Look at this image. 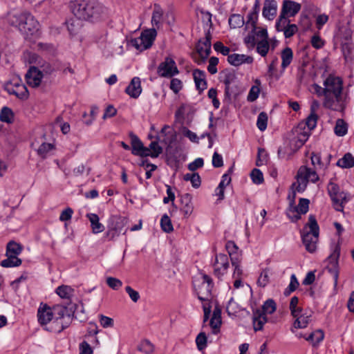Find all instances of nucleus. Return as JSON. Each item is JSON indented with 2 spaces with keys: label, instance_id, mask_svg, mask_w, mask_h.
<instances>
[{
  "label": "nucleus",
  "instance_id": "1",
  "mask_svg": "<svg viewBox=\"0 0 354 354\" xmlns=\"http://www.w3.org/2000/svg\"><path fill=\"white\" fill-rule=\"evenodd\" d=\"M324 87L313 85V92L324 96L323 106L330 110L343 112L346 108V97L343 94V81L339 77L330 75L324 81Z\"/></svg>",
  "mask_w": 354,
  "mask_h": 354
},
{
  "label": "nucleus",
  "instance_id": "2",
  "mask_svg": "<svg viewBox=\"0 0 354 354\" xmlns=\"http://www.w3.org/2000/svg\"><path fill=\"white\" fill-rule=\"evenodd\" d=\"M70 8L75 17L95 23L104 19L107 10L98 0H71Z\"/></svg>",
  "mask_w": 354,
  "mask_h": 354
},
{
  "label": "nucleus",
  "instance_id": "3",
  "mask_svg": "<svg viewBox=\"0 0 354 354\" xmlns=\"http://www.w3.org/2000/svg\"><path fill=\"white\" fill-rule=\"evenodd\" d=\"M10 24L26 36L33 35L39 30V23L29 12L15 13L10 16Z\"/></svg>",
  "mask_w": 354,
  "mask_h": 354
},
{
  "label": "nucleus",
  "instance_id": "4",
  "mask_svg": "<svg viewBox=\"0 0 354 354\" xmlns=\"http://www.w3.org/2000/svg\"><path fill=\"white\" fill-rule=\"evenodd\" d=\"M301 234L306 250L310 253L315 252L319 234V227L315 215H309L308 221L305 225Z\"/></svg>",
  "mask_w": 354,
  "mask_h": 354
},
{
  "label": "nucleus",
  "instance_id": "5",
  "mask_svg": "<svg viewBox=\"0 0 354 354\" xmlns=\"http://www.w3.org/2000/svg\"><path fill=\"white\" fill-rule=\"evenodd\" d=\"M276 308L275 301L269 299L264 302L261 309H256L253 311V327L255 331L262 330L263 325L268 322L266 314H272Z\"/></svg>",
  "mask_w": 354,
  "mask_h": 354
},
{
  "label": "nucleus",
  "instance_id": "6",
  "mask_svg": "<svg viewBox=\"0 0 354 354\" xmlns=\"http://www.w3.org/2000/svg\"><path fill=\"white\" fill-rule=\"evenodd\" d=\"M222 82L225 84V94L230 97L236 96L239 93V81L233 71L225 69L221 73Z\"/></svg>",
  "mask_w": 354,
  "mask_h": 354
},
{
  "label": "nucleus",
  "instance_id": "7",
  "mask_svg": "<svg viewBox=\"0 0 354 354\" xmlns=\"http://www.w3.org/2000/svg\"><path fill=\"white\" fill-rule=\"evenodd\" d=\"M157 35V31L155 28L144 30L140 37L131 39V44L137 50L142 51L149 48Z\"/></svg>",
  "mask_w": 354,
  "mask_h": 354
},
{
  "label": "nucleus",
  "instance_id": "8",
  "mask_svg": "<svg viewBox=\"0 0 354 354\" xmlns=\"http://www.w3.org/2000/svg\"><path fill=\"white\" fill-rule=\"evenodd\" d=\"M327 189L335 210L343 211V203L346 202L345 194L340 192L339 186L331 181L328 183Z\"/></svg>",
  "mask_w": 354,
  "mask_h": 354
},
{
  "label": "nucleus",
  "instance_id": "9",
  "mask_svg": "<svg viewBox=\"0 0 354 354\" xmlns=\"http://www.w3.org/2000/svg\"><path fill=\"white\" fill-rule=\"evenodd\" d=\"M6 90L9 94L14 95L20 100H26L29 95L27 87L22 83L21 79L14 77L6 86Z\"/></svg>",
  "mask_w": 354,
  "mask_h": 354
},
{
  "label": "nucleus",
  "instance_id": "10",
  "mask_svg": "<svg viewBox=\"0 0 354 354\" xmlns=\"http://www.w3.org/2000/svg\"><path fill=\"white\" fill-rule=\"evenodd\" d=\"M340 247L337 245L333 253L328 257V264L326 270L331 274L334 281V288H335L338 283L339 268L338 259L339 257Z\"/></svg>",
  "mask_w": 354,
  "mask_h": 354
},
{
  "label": "nucleus",
  "instance_id": "11",
  "mask_svg": "<svg viewBox=\"0 0 354 354\" xmlns=\"http://www.w3.org/2000/svg\"><path fill=\"white\" fill-rule=\"evenodd\" d=\"M159 76L162 77H172L179 73L176 62L171 57H165L161 62L157 70Z\"/></svg>",
  "mask_w": 354,
  "mask_h": 354
},
{
  "label": "nucleus",
  "instance_id": "12",
  "mask_svg": "<svg viewBox=\"0 0 354 354\" xmlns=\"http://www.w3.org/2000/svg\"><path fill=\"white\" fill-rule=\"evenodd\" d=\"M127 222V220L124 217L112 216L109 221L106 236H109L111 239L119 236Z\"/></svg>",
  "mask_w": 354,
  "mask_h": 354
},
{
  "label": "nucleus",
  "instance_id": "13",
  "mask_svg": "<svg viewBox=\"0 0 354 354\" xmlns=\"http://www.w3.org/2000/svg\"><path fill=\"white\" fill-rule=\"evenodd\" d=\"M228 256L225 254H218L216 255L215 261L213 263L214 274L218 279L221 278L229 268Z\"/></svg>",
  "mask_w": 354,
  "mask_h": 354
},
{
  "label": "nucleus",
  "instance_id": "14",
  "mask_svg": "<svg viewBox=\"0 0 354 354\" xmlns=\"http://www.w3.org/2000/svg\"><path fill=\"white\" fill-rule=\"evenodd\" d=\"M214 286L212 279L207 274L203 275V282L201 283L198 291L197 292V297L199 300L208 301L211 298V292Z\"/></svg>",
  "mask_w": 354,
  "mask_h": 354
},
{
  "label": "nucleus",
  "instance_id": "15",
  "mask_svg": "<svg viewBox=\"0 0 354 354\" xmlns=\"http://www.w3.org/2000/svg\"><path fill=\"white\" fill-rule=\"evenodd\" d=\"M53 311V319H61L71 322V317L73 314L72 307L68 308L61 304L54 305L51 308Z\"/></svg>",
  "mask_w": 354,
  "mask_h": 354
},
{
  "label": "nucleus",
  "instance_id": "16",
  "mask_svg": "<svg viewBox=\"0 0 354 354\" xmlns=\"http://www.w3.org/2000/svg\"><path fill=\"white\" fill-rule=\"evenodd\" d=\"M37 319L41 326H46L53 320V311L47 304H41L37 310Z\"/></svg>",
  "mask_w": 354,
  "mask_h": 354
},
{
  "label": "nucleus",
  "instance_id": "17",
  "mask_svg": "<svg viewBox=\"0 0 354 354\" xmlns=\"http://www.w3.org/2000/svg\"><path fill=\"white\" fill-rule=\"evenodd\" d=\"M211 39L212 35L209 30H208L205 33V39L200 40L196 46L197 52L203 59H207L211 53Z\"/></svg>",
  "mask_w": 354,
  "mask_h": 354
},
{
  "label": "nucleus",
  "instance_id": "18",
  "mask_svg": "<svg viewBox=\"0 0 354 354\" xmlns=\"http://www.w3.org/2000/svg\"><path fill=\"white\" fill-rule=\"evenodd\" d=\"M131 144V153L135 156L141 157H147L148 149L143 145V143L140 138L133 134L130 133Z\"/></svg>",
  "mask_w": 354,
  "mask_h": 354
},
{
  "label": "nucleus",
  "instance_id": "19",
  "mask_svg": "<svg viewBox=\"0 0 354 354\" xmlns=\"http://www.w3.org/2000/svg\"><path fill=\"white\" fill-rule=\"evenodd\" d=\"M27 84L32 87L39 86L43 77L42 73L36 67H30L26 74Z\"/></svg>",
  "mask_w": 354,
  "mask_h": 354
},
{
  "label": "nucleus",
  "instance_id": "20",
  "mask_svg": "<svg viewBox=\"0 0 354 354\" xmlns=\"http://www.w3.org/2000/svg\"><path fill=\"white\" fill-rule=\"evenodd\" d=\"M158 139L160 142L170 146L176 140V133L169 126L165 125L159 133Z\"/></svg>",
  "mask_w": 354,
  "mask_h": 354
},
{
  "label": "nucleus",
  "instance_id": "21",
  "mask_svg": "<svg viewBox=\"0 0 354 354\" xmlns=\"http://www.w3.org/2000/svg\"><path fill=\"white\" fill-rule=\"evenodd\" d=\"M297 177L303 178L307 183L308 181L315 183L319 179L317 172L314 169L306 166L300 167L297 171Z\"/></svg>",
  "mask_w": 354,
  "mask_h": 354
},
{
  "label": "nucleus",
  "instance_id": "22",
  "mask_svg": "<svg viewBox=\"0 0 354 354\" xmlns=\"http://www.w3.org/2000/svg\"><path fill=\"white\" fill-rule=\"evenodd\" d=\"M301 5L290 0H284L283 2L281 13L286 17H294L300 10Z\"/></svg>",
  "mask_w": 354,
  "mask_h": 354
},
{
  "label": "nucleus",
  "instance_id": "23",
  "mask_svg": "<svg viewBox=\"0 0 354 354\" xmlns=\"http://www.w3.org/2000/svg\"><path fill=\"white\" fill-rule=\"evenodd\" d=\"M277 3L275 0H265L262 15L268 19L272 20L277 15Z\"/></svg>",
  "mask_w": 354,
  "mask_h": 354
},
{
  "label": "nucleus",
  "instance_id": "24",
  "mask_svg": "<svg viewBox=\"0 0 354 354\" xmlns=\"http://www.w3.org/2000/svg\"><path fill=\"white\" fill-rule=\"evenodd\" d=\"M253 57L243 54L234 53L229 55L227 57L228 62L234 66H239L242 64H252L253 62Z\"/></svg>",
  "mask_w": 354,
  "mask_h": 354
},
{
  "label": "nucleus",
  "instance_id": "25",
  "mask_svg": "<svg viewBox=\"0 0 354 354\" xmlns=\"http://www.w3.org/2000/svg\"><path fill=\"white\" fill-rule=\"evenodd\" d=\"M126 93L133 98H138L142 92L140 79L134 77L125 89Z\"/></svg>",
  "mask_w": 354,
  "mask_h": 354
},
{
  "label": "nucleus",
  "instance_id": "26",
  "mask_svg": "<svg viewBox=\"0 0 354 354\" xmlns=\"http://www.w3.org/2000/svg\"><path fill=\"white\" fill-rule=\"evenodd\" d=\"M193 77L196 89L201 93L207 88V82L205 80V73L199 69H195L193 71Z\"/></svg>",
  "mask_w": 354,
  "mask_h": 354
},
{
  "label": "nucleus",
  "instance_id": "27",
  "mask_svg": "<svg viewBox=\"0 0 354 354\" xmlns=\"http://www.w3.org/2000/svg\"><path fill=\"white\" fill-rule=\"evenodd\" d=\"M163 15L164 10L161 6L158 3H155L153 5V10L152 12L151 24L156 29H158L161 26L163 19Z\"/></svg>",
  "mask_w": 354,
  "mask_h": 354
},
{
  "label": "nucleus",
  "instance_id": "28",
  "mask_svg": "<svg viewBox=\"0 0 354 354\" xmlns=\"http://www.w3.org/2000/svg\"><path fill=\"white\" fill-rule=\"evenodd\" d=\"M180 203V211L183 212L185 217H188L193 211L191 195L189 194H185L181 196Z\"/></svg>",
  "mask_w": 354,
  "mask_h": 354
},
{
  "label": "nucleus",
  "instance_id": "29",
  "mask_svg": "<svg viewBox=\"0 0 354 354\" xmlns=\"http://www.w3.org/2000/svg\"><path fill=\"white\" fill-rule=\"evenodd\" d=\"M293 317L296 318L294 322V327L297 328H304L310 321L311 314H308L307 313H302V310L301 309L298 310L297 316Z\"/></svg>",
  "mask_w": 354,
  "mask_h": 354
},
{
  "label": "nucleus",
  "instance_id": "30",
  "mask_svg": "<svg viewBox=\"0 0 354 354\" xmlns=\"http://www.w3.org/2000/svg\"><path fill=\"white\" fill-rule=\"evenodd\" d=\"M342 41L341 46L344 57L346 62H352L353 60L354 44L352 41Z\"/></svg>",
  "mask_w": 354,
  "mask_h": 354
},
{
  "label": "nucleus",
  "instance_id": "31",
  "mask_svg": "<svg viewBox=\"0 0 354 354\" xmlns=\"http://www.w3.org/2000/svg\"><path fill=\"white\" fill-rule=\"evenodd\" d=\"M86 217L91 223L92 232L94 234H97L104 231V227L101 223H100L99 216L96 214L88 213L86 214Z\"/></svg>",
  "mask_w": 354,
  "mask_h": 354
},
{
  "label": "nucleus",
  "instance_id": "32",
  "mask_svg": "<svg viewBox=\"0 0 354 354\" xmlns=\"http://www.w3.org/2000/svg\"><path fill=\"white\" fill-rule=\"evenodd\" d=\"M69 324L70 321L53 319L50 326L46 327L45 329L53 333H59L66 328L69 326Z\"/></svg>",
  "mask_w": 354,
  "mask_h": 354
},
{
  "label": "nucleus",
  "instance_id": "33",
  "mask_svg": "<svg viewBox=\"0 0 354 354\" xmlns=\"http://www.w3.org/2000/svg\"><path fill=\"white\" fill-rule=\"evenodd\" d=\"M295 192L292 193V197L290 200L289 207L288 209L287 216L291 220L292 222H297L301 219V213H299L296 209L295 205Z\"/></svg>",
  "mask_w": 354,
  "mask_h": 354
},
{
  "label": "nucleus",
  "instance_id": "34",
  "mask_svg": "<svg viewBox=\"0 0 354 354\" xmlns=\"http://www.w3.org/2000/svg\"><path fill=\"white\" fill-rule=\"evenodd\" d=\"M324 338V333L323 330L318 329L311 333L308 336L305 337V339L310 342L313 346H317Z\"/></svg>",
  "mask_w": 354,
  "mask_h": 354
},
{
  "label": "nucleus",
  "instance_id": "35",
  "mask_svg": "<svg viewBox=\"0 0 354 354\" xmlns=\"http://www.w3.org/2000/svg\"><path fill=\"white\" fill-rule=\"evenodd\" d=\"M147 149H148L147 157L156 158L162 153V148L158 145L157 141H152Z\"/></svg>",
  "mask_w": 354,
  "mask_h": 354
},
{
  "label": "nucleus",
  "instance_id": "36",
  "mask_svg": "<svg viewBox=\"0 0 354 354\" xmlns=\"http://www.w3.org/2000/svg\"><path fill=\"white\" fill-rule=\"evenodd\" d=\"M334 132L336 136L342 137L348 132V124L343 119H337L334 127Z\"/></svg>",
  "mask_w": 354,
  "mask_h": 354
},
{
  "label": "nucleus",
  "instance_id": "37",
  "mask_svg": "<svg viewBox=\"0 0 354 354\" xmlns=\"http://www.w3.org/2000/svg\"><path fill=\"white\" fill-rule=\"evenodd\" d=\"M292 57H293V53H292V50L289 47H286V48H284L282 52H281V59H282V62H281V67L283 69H285L286 67H288L292 60Z\"/></svg>",
  "mask_w": 354,
  "mask_h": 354
},
{
  "label": "nucleus",
  "instance_id": "38",
  "mask_svg": "<svg viewBox=\"0 0 354 354\" xmlns=\"http://www.w3.org/2000/svg\"><path fill=\"white\" fill-rule=\"evenodd\" d=\"M337 165L342 168H351L354 166V158L351 153H346L337 162Z\"/></svg>",
  "mask_w": 354,
  "mask_h": 354
},
{
  "label": "nucleus",
  "instance_id": "39",
  "mask_svg": "<svg viewBox=\"0 0 354 354\" xmlns=\"http://www.w3.org/2000/svg\"><path fill=\"white\" fill-rule=\"evenodd\" d=\"M7 258L1 262V266L4 268H12L19 266L21 264V260L17 257L11 254H6Z\"/></svg>",
  "mask_w": 354,
  "mask_h": 354
},
{
  "label": "nucleus",
  "instance_id": "40",
  "mask_svg": "<svg viewBox=\"0 0 354 354\" xmlns=\"http://www.w3.org/2000/svg\"><path fill=\"white\" fill-rule=\"evenodd\" d=\"M255 83L257 85H254L250 88L249 93L247 97L248 101L250 102L255 101L259 95V86L261 84V82L259 80H256Z\"/></svg>",
  "mask_w": 354,
  "mask_h": 354
},
{
  "label": "nucleus",
  "instance_id": "41",
  "mask_svg": "<svg viewBox=\"0 0 354 354\" xmlns=\"http://www.w3.org/2000/svg\"><path fill=\"white\" fill-rule=\"evenodd\" d=\"M228 22L231 28H240L244 24V19L241 15L234 14L230 17Z\"/></svg>",
  "mask_w": 354,
  "mask_h": 354
},
{
  "label": "nucleus",
  "instance_id": "42",
  "mask_svg": "<svg viewBox=\"0 0 354 354\" xmlns=\"http://www.w3.org/2000/svg\"><path fill=\"white\" fill-rule=\"evenodd\" d=\"M22 251L21 246L15 241H10L7 245L6 254L17 257Z\"/></svg>",
  "mask_w": 354,
  "mask_h": 354
},
{
  "label": "nucleus",
  "instance_id": "43",
  "mask_svg": "<svg viewBox=\"0 0 354 354\" xmlns=\"http://www.w3.org/2000/svg\"><path fill=\"white\" fill-rule=\"evenodd\" d=\"M13 118V112L11 109L4 106L0 112V120L6 123H11Z\"/></svg>",
  "mask_w": 354,
  "mask_h": 354
},
{
  "label": "nucleus",
  "instance_id": "44",
  "mask_svg": "<svg viewBox=\"0 0 354 354\" xmlns=\"http://www.w3.org/2000/svg\"><path fill=\"white\" fill-rule=\"evenodd\" d=\"M257 51L262 57H266L270 48L268 40L261 39L257 43Z\"/></svg>",
  "mask_w": 354,
  "mask_h": 354
},
{
  "label": "nucleus",
  "instance_id": "45",
  "mask_svg": "<svg viewBox=\"0 0 354 354\" xmlns=\"http://www.w3.org/2000/svg\"><path fill=\"white\" fill-rule=\"evenodd\" d=\"M54 149V145L50 143H42L37 149V154L42 158H45L50 151Z\"/></svg>",
  "mask_w": 354,
  "mask_h": 354
},
{
  "label": "nucleus",
  "instance_id": "46",
  "mask_svg": "<svg viewBox=\"0 0 354 354\" xmlns=\"http://www.w3.org/2000/svg\"><path fill=\"white\" fill-rule=\"evenodd\" d=\"M138 349L145 354H151L154 351V346L149 340L144 339L140 342Z\"/></svg>",
  "mask_w": 354,
  "mask_h": 354
},
{
  "label": "nucleus",
  "instance_id": "47",
  "mask_svg": "<svg viewBox=\"0 0 354 354\" xmlns=\"http://www.w3.org/2000/svg\"><path fill=\"white\" fill-rule=\"evenodd\" d=\"M160 225L162 230L167 233H169L174 230L171 219L167 214H164L162 216L160 219Z\"/></svg>",
  "mask_w": 354,
  "mask_h": 354
},
{
  "label": "nucleus",
  "instance_id": "48",
  "mask_svg": "<svg viewBox=\"0 0 354 354\" xmlns=\"http://www.w3.org/2000/svg\"><path fill=\"white\" fill-rule=\"evenodd\" d=\"M73 290L68 286H60L56 289V293L63 299H68Z\"/></svg>",
  "mask_w": 354,
  "mask_h": 354
},
{
  "label": "nucleus",
  "instance_id": "49",
  "mask_svg": "<svg viewBox=\"0 0 354 354\" xmlns=\"http://www.w3.org/2000/svg\"><path fill=\"white\" fill-rule=\"evenodd\" d=\"M267 124H268L267 113L265 112H261L257 117V126L258 129L261 131H265L267 128Z\"/></svg>",
  "mask_w": 354,
  "mask_h": 354
},
{
  "label": "nucleus",
  "instance_id": "50",
  "mask_svg": "<svg viewBox=\"0 0 354 354\" xmlns=\"http://www.w3.org/2000/svg\"><path fill=\"white\" fill-rule=\"evenodd\" d=\"M299 283L295 274L290 276V281L288 286L284 290V295H288L294 292L299 286Z\"/></svg>",
  "mask_w": 354,
  "mask_h": 354
},
{
  "label": "nucleus",
  "instance_id": "51",
  "mask_svg": "<svg viewBox=\"0 0 354 354\" xmlns=\"http://www.w3.org/2000/svg\"><path fill=\"white\" fill-rule=\"evenodd\" d=\"M289 24L290 20L288 19V17L280 13L279 19L276 21L277 30L279 32L283 31Z\"/></svg>",
  "mask_w": 354,
  "mask_h": 354
},
{
  "label": "nucleus",
  "instance_id": "52",
  "mask_svg": "<svg viewBox=\"0 0 354 354\" xmlns=\"http://www.w3.org/2000/svg\"><path fill=\"white\" fill-rule=\"evenodd\" d=\"M66 28L70 35H75L80 28V23L75 19H70L66 21Z\"/></svg>",
  "mask_w": 354,
  "mask_h": 354
},
{
  "label": "nucleus",
  "instance_id": "53",
  "mask_svg": "<svg viewBox=\"0 0 354 354\" xmlns=\"http://www.w3.org/2000/svg\"><path fill=\"white\" fill-rule=\"evenodd\" d=\"M250 176L252 182L256 185H260L263 182V173L259 169H253L251 171Z\"/></svg>",
  "mask_w": 354,
  "mask_h": 354
},
{
  "label": "nucleus",
  "instance_id": "54",
  "mask_svg": "<svg viewBox=\"0 0 354 354\" xmlns=\"http://www.w3.org/2000/svg\"><path fill=\"white\" fill-rule=\"evenodd\" d=\"M311 163L314 167H317L318 169H324L323 159L319 153H311L310 156Z\"/></svg>",
  "mask_w": 354,
  "mask_h": 354
},
{
  "label": "nucleus",
  "instance_id": "55",
  "mask_svg": "<svg viewBox=\"0 0 354 354\" xmlns=\"http://www.w3.org/2000/svg\"><path fill=\"white\" fill-rule=\"evenodd\" d=\"M309 203L310 201L308 199L301 198L299 199L298 205H296V209L299 213L305 214L308 211Z\"/></svg>",
  "mask_w": 354,
  "mask_h": 354
},
{
  "label": "nucleus",
  "instance_id": "56",
  "mask_svg": "<svg viewBox=\"0 0 354 354\" xmlns=\"http://www.w3.org/2000/svg\"><path fill=\"white\" fill-rule=\"evenodd\" d=\"M351 35L352 32L351 29L348 28H342L339 30L337 37L339 38L340 42L347 40H348V41H352Z\"/></svg>",
  "mask_w": 354,
  "mask_h": 354
},
{
  "label": "nucleus",
  "instance_id": "57",
  "mask_svg": "<svg viewBox=\"0 0 354 354\" xmlns=\"http://www.w3.org/2000/svg\"><path fill=\"white\" fill-rule=\"evenodd\" d=\"M196 343L199 351H203L207 346V337L205 333H200L196 338Z\"/></svg>",
  "mask_w": 354,
  "mask_h": 354
},
{
  "label": "nucleus",
  "instance_id": "58",
  "mask_svg": "<svg viewBox=\"0 0 354 354\" xmlns=\"http://www.w3.org/2000/svg\"><path fill=\"white\" fill-rule=\"evenodd\" d=\"M106 283L113 290H118L122 286V282L120 279L112 277L106 278Z\"/></svg>",
  "mask_w": 354,
  "mask_h": 354
},
{
  "label": "nucleus",
  "instance_id": "59",
  "mask_svg": "<svg viewBox=\"0 0 354 354\" xmlns=\"http://www.w3.org/2000/svg\"><path fill=\"white\" fill-rule=\"evenodd\" d=\"M318 116L316 113H310L306 118V125L309 130L314 129L317 126Z\"/></svg>",
  "mask_w": 354,
  "mask_h": 354
},
{
  "label": "nucleus",
  "instance_id": "60",
  "mask_svg": "<svg viewBox=\"0 0 354 354\" xmlns=\"http://www.w3.org/2000/svg\"><path fill=\"white\" fill-rule=\"evenodd\" d=\"M298 302H299V299L296 296L292 297L290 299V310L291 311V314L292 316H297L298 310L301 309L297 306L298 304Z\"/></svg>",
  "mask_w": 354,
  "mask_h": 354
},
{
  "label": "nucleus",
  "instance_id": "61",
  "mask_svg": "<svg viewBox=\"0 0 354 354\" xmlns=\"http://www.w3.org/2000/svg\"><path fill=\"white\" fill-rule=\"evenodd\" d=\"M298 30V28L295 24H288L286 28L283 30L286 38H290Z\"/></svg>",
  "mask_w": 354,
  "mask_h": 354
},
{
  "label": "nucleus",
  "instance_id": "62",
  "mask_svg": "<svg viewBox=\"0 0 354 354\" xmlns=\"http://www.w3.org/2000/svg\"><path fill=\"white\" fill-rule=\"evenodd\" d=\"M214 48L216 51L221 53L223 55H229L230 49L227 46H225L221 41H217L214 44Z\"/></svg>",
  "mask_w": 354,
  "mask_h": 354
},
{
  "label": "nucleus",
  "instance_id": "63",
  "mask_svg": "<svg viewBox=\"0 0 354 354\" xmlns=\"http://www.w3.org/2000/svg\"><path fill=\"white\" fill-rule=\"evenodd\" d=\"M269 283V276L266 270H263L261 272L258 280L257 284L261 287H265Z\"/></svg>",
  "mask_w": 354,
  "mask_h": 354
},
{
  "label": "nucleus",
  "instance_id": "64",
  "mask_svg": "<svg viewBox=\"0 0 354 354\" xmlns=\"http://www.w3.org/2000/svg\"><path fill=\"white\" fill-rule=\"evenodd\" d=\"M80 354H93V351L91 345L86 341L80 344Z\"/></svg>",
  "mask_w": 354,
  "mask_h": 354
}]
</instances>
